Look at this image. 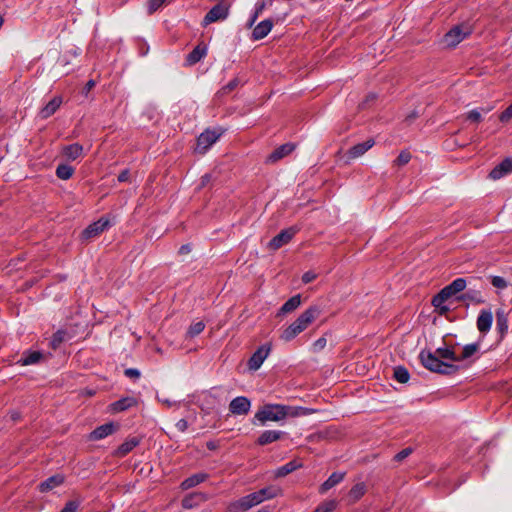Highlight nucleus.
Segmentation results:
<instances>
[{
	"label": "nucleus",
	"mask_w": 512,
	"mask_h": 512,
	"mask_svg": "<svg viewBox=\"0 0 512 512\" xmlns=\"http://www.w3.org/2000/svg\"><path fill=\"white\" fill-rule=\"evenodd\" d=\"M512 118V103L500 114L499 120L507 122Z\"/></svg>",
	"instance_id": "603ef678"
},
{
	"label": "nucleus",
	"mask_w": 512,
	"mask_h": 512,
	"mask_svg": "<svg viewBox=\"0 0 512 512\" xmlns=\"http://www.w3.org/2000/svg\"><path fill=\"white\" fill-rule=\"evenodd\" d=\"M239 85H240L239 79L238 78H234L227 85H225L222 88V93L223 94H228V93L232 92L235 88H237Z\"/></svg>",
	"instance_id": "09e8293b"
},
{
	"label": "nucleus",
	"mask_w": 512,
	"mask_h": 512,
	"mask_svg": "<svg viewBox=\"0 0 512 512\" xmlns=\"http://www.w3.org/2000/svg\"><path fill=\"white\" fill-rule=\"evenodd\" d=\"M450 286L456 293H459L466 288V280L464 278H456L450 283Z\"/></svg>",
	"instance_id": "49530a36"
},
{
	"label": "nucleus",
	"mask_w": 512,
	"mask_h": 512,
	"mask_svg": "<svg viewBox=\"0 0 512 512\" xmlns=\"http://www.w3.org/2000/svg\"><path fill=\"white\" fill-rule=\"evenodd\" d=\"M64 482V476L61 474L53 475L47 478L45 481L41 482L39 485V490L41 492H48L55 487L60 486Z\"/></svg>",
	"instance_id": "a878e982"
},
{
	"label": "nucleus",
	"mask_w": 512,
	"mask_h": 512,
	"mask_svg": "<svg viewBox=\"0 0 512 512\" xmlns=\"http://www.w3.org/2000/svg\"><path fill=\"white\" fill-rule=\"evenodd\" d=\"M273 27V22L270 19L261 21L252 32L254 40H260L266 37Z\"/></svg>",
	"instance_id": "5701e85b"
},
{
	"label": "nucleus",
	"mask_w": 512,
	"mask_h": 512,
	"mask_svg": "<svg viewBox=\"0 0 512 512\" xmlns=\"http://www.w3.org/2000/svg\"><path fill=\"white\" fill-rule=\"evenodd\" d=\"M191 251V247L189 244L182 245L179 249L180 254H188Z\"/></svg>",
	"instance_id": "bf43d9fd"
},
{
	"label": "nucleus",
	"mask_w": 512,
	"mask_h": 512,
	"mask_svg": "<svg viewBox=\"0 0 512 512\" xmlns=\"http://www.w3.org/2000/svg\"><path fill=\"white\" fill-rule=\"evenodd\" d=\"M451 296L446 292L444 288H442L435 296L432 298V305L439 306L441 303H445Z\"/></svg>",
	"instance_id": "79ce46f5"
},
{
	"label": "nucleus",
	"mask_w": 512,
	"mask_h": 512,
	"mask_svg": "<svg viewBox=\"0 0 512 512\" xmlns=\"http://www.w3.org/2000/svg\"><path fill=\"white\" fill-rule=\"evenodd\" d=\"M374 144H375L374 139L370 138L362 143H358V144L352 146L348 150L349 158L355 159V158L362 156L365 152H367L369 149H371L374 146Z\"/></svg>",
	"instance_id": "dca6fc26"
},
{
	"label": "nucleus",
	"mask_w": 512,
	"mask_h": 512,
	"mask_svg": "<svg viewBox=\"0 0 512 512\" xmlns=\"http://www.w3.org/2000/svg\"><path fill=\"white\" fill-rule=\"evenodd\" d=\"M43 358V354L39 351H26L22 357L18 360L21 366H28L37 364Z\"/></svg>",
	"instance_id": "c85d7f7f"
},
{
	"label": "nucleus",
	"mask_w": 512,
	"mask_h": 512,
	"mask_svg": "<svg viewBox=\"0 0 512 512\" xmlns=\"http://www.w3.org/2000/svg\"><path fill=\"white\" fill-rule=\"evenodd\" d=\"M110 227V221L108 218L101 217L97 221L91 223L85 230L82 232V238L84 239H91L98 235H100L102 232L107 230Z\"/></svg>",
	"instance_id": "6e6552de"
},
{
	"label": "nucleus",
	"mask_w": 512,
	"mask_h": 512,
	"mask_svg": "<svg viewBox=\"0 0 512 512\" xmlns=\"http://www.w3.org/2000/svg\"><path fill=\"white\" fill-rule=\"evenodd\" d=\"M140 443L139 438L137 437H130L127 440H125L115 451V456L117 457H124L128 453H130L136 446H138Z\"/></svg>",
	"instance_id": "b1692460"
},
{
	"label": "nucleus",
	"mask_w": 512,
	"mask_h": 512,
	"mask_svg": "<svg viewBox=\"0 0 512 512\" xmlns=\"http://www.w3.org/2000/svg\"><path fill=\"white\" fill-rule=\"evenodd\" d=\"M491 284L498 289H506L508 287L507 281L501 276H491Z\"/></svg>",
	"instance_id": "a18cd8bd"
},
{
	"label": "nucleus",
	"mask_w": 512,
	"mask_h": 512,
	"mask_svg": "<svg viewBox=\"0 0 512 512\" xmlns=\"http://www.w3.org/2000/svg\"><path fill=\"white\" fill-rule=\"evenodd\" d=\"M411 453H412V448H410V447L404 448L403 450H401L394 456V460L397 462H401L405 458H407Z\"/></svg>",
	"instance_id": "8fccbe9b"
},
{
	"label": "nucleus",
	"mask_w": 512,
	"mask_h": 512,
	"mask_svg": "<svg viewBox=\"0 0 512 512\" xmlns=\"http://www.w3.org/2000/svg\"><path fill=\"white\" fill-rule=\"evenodd\" d=\"M137 404V400L134 397H124L111 404V410L113 412H122L130 407Z\"/></svg>",
	"instance_id": "7c9ffc66"
},
{
	"label": "nucleus",
	"mask_w": 512,
	"mask_h": 512,
	"mask_svg": "<svg viewBox=\"0 0 512 512\" xmlns=\"http://www.w3.org/2000/svg\"><path fill=\"white\" fill-rule=\"evenodd\" d=\"M207 500V495L201 492H194L182 500V506L185 509H191L195 506H198L200 503H203Z\"/></svg>",
	"instance_id": "412c9836"
},
{
	"label": "nucleus",
	"mask_w": 512,
	"mask_h": 512,
	"mask_svg": "<svg viewBox=\"0 0 512 512\" xmlns=\"http://www.w3.org/2000/svg\"><path fill=\"white\" fill-rule=\"evenodd\" d=\"M411 160V154L409 151L404 150L401 151L396 160L394 161L395 165L403 166L406 165Z\"/></svg>",
	"instance_id": "37998d69"
},
{
	"label": "nucleus",
	"mask_w": 512,
	"mask_h": 512,
	"mask_svg": "<svg viewBox=\"0 0 512 512\" xmlns=\"http://www.w3.org/2000/svg\"><path fill=\"white\" fill-rule=\"evenodd\" d=\"M480 345L479 343H471L467 344L463 347L462 354L457 355L456 362L464 361L470 357H472L475 353L479 351Z\"/></svg>",
	"instance_id": "72a5a7b5"
},
{
	"label": "nucleus",
	"mask_w": 512,
	"mask_h": 512,
	"mask_svg": "<svg viewBox=\"0 0 512 512\" xmlns=\"http://www.w3.org/2000/svg\"><path fill=\"white\" fill-rule=\"evenodd\" d=\"M166 2V0H149L147 2V11H148V14H153L154 12H156L159 8H161L164 3Z\"/></svg>",
	"instance_id": "c03bdc74"
},
{
	"label": "nucleus",
	"mask_w": 512,
	"mask_h": 512,
	"mask_svg": "<svg viewBox=\"0 0 512 512\" xmlns=\"http://www.w3.org/2000/svg\"><path fill=\"white\" fill-rule=\"evenodd\" d=\"M285 433L279 430L263 431L257 439V444L264 446L280 440Z\"/></svg>",
	"instance_id": "f3484780"
},
{
	"label": "nucleus",
	"mask_w": 512,
	"mask_h": 512,
	"mask_svg": "<svg viewBox=\"0 0 512 512\" xmlns=\"http://www.w3.org/2000/svg\"><path fill=\"white\" fill-rule=\"evenodd\" d=\"M434 308L441 316L446 315L450 311V307L445 305V303H441L439 306H434Z\"/></svg>",
	"instance_id": "6e6d98bb"
},
{
	"label": "nucleus",
	"mask_w": 512,
	"mask_h": 512,
	"mask_svg": "<svg viewBox=\"0 0 512 512\" xmlns=\"http://www.w3.org/2000/svg\"><path fill=\"white\" fill-rule=\"evenodd\" d=\"M490 108L474 109L468 112L467 119L472 122H480L482 120V113H488Z\"/></svg>",
	"instance_id": "e433bc0d"
},
{
	"label": "nucleus",
	"mask_w": 512,
	"mask_h": 512,
	"mask_svg": "<svg viewBox=\"0 0 512 512\" xmlns=\"http://www.w3.org/2000/svg\"><path fill=\"white\" fill-rule=\"evenodd\" d=\"M221 131L206 129L197 138L195 151L204 154L220 138Z\"/></svg>",
	"instance_id": "20e7f679"
},
{
	"label": "nucleus",
	"mask_w": 512,
	"mask_h": 512,
	"mask_svg": "<svg viewBox=\"0 0 512 512\" xmlns=\"http://www.w3.org/2000/svg\"><path fill=\"white\" fill-rule=\"evenodd\" d=\"M251 402L245 396L234 398L229 404V410L234 415H246L250 411Z\"/></svg>",
	"instance_id": "9d476101"
},
{
	"label": "nucleus",
	"mask_w": 512,
	"mask_h": 512,
	"mask_svg": "<svg viewBox=\"0 0 512 512\" xmlns=\"http://www.w3.org/2000/svg\"><path fill=\"white\" fill-rule=\"evenodd\" d=\"M62 154L70 161L80 158L83 154V146L79 143H73L63 147Z\"/></svg>",
	"instance_id": "bb28decb"
},
{
	"label": "nucleus",
	"mask_w": 512,
	"mask_h": 512,
	"mask_svg": "<svg viewBox=\"0 0 512 512\" xmlns=\"http://www.w3.org/2000/svg\"><path fill=\"white\" fill-rule=\"evenodd\" d=\"M164 403L167 404L168 406L171 404L170 401L168 400H165Z\"/></svg>",
	"instance_id": "338daca9"
},
{
	"label": "nucleus",
	"mask_w": 512,
	"mask_h": 512,
	"mask_svg": "<svg viewBox=\"0 0 512 512\" xmlns=\"http://www.w3.org/2000/svg\"><path fill=\"white\" fill-rule=\"evenodd\" d=\"M230 5L227 3H218L213 6L205 15L202 25L205 27L211 23L225 20L229 15Z\"/></svg>",
	"instance_id": "39448f33"
},
{
	"label": "nucleus",
	"mask_w": 512,
	"mask_h": 512,
	"mask_svg": "<svg viewBox=\"0 0 512 512\" xmlns=\"http://www.w3.org/2000/svg\"><path fill=\"white\" fill-rule=\"evenodd\" d=\"M451 296L446 292L444 288H442L435 296L432 298V305L439 306L441 303H445Z\"/></svg>",
	"instance_id": "a19ab883"
},
{
	"label": "nucleus",
	"mask_w": 512,
	"mask_h": 512,
	"mask_svg": "<svg viewBox=\"0 0 512 512\" xmlns=\"http://www.w3.org/2000/svg\"><path fill=\"white\" fill-rule=\"evenodd\" d=\"M271 351L270 344L261 345L248 360V368L252 371L258 370Z\"/></svg>",
	"instance_id": "1a4fd4ad"
},
{
	"label": "nucleus",
	"mask_w": 512,
	"mask_h": 512,
	"mask_svg": "<svg viewBox=\"0 0 512 512\" xmlns=\"http://www.w3.org/2000/svg\"><path fill=\"white\" fill-rule=\"evenodd\" d=\"M292 409L291 406L282 404H264L255 413L253 423L256 424L257 421L259 424L265 425L269 421H282L289 415H293Z\"/></svg>",
	"instance_id": "7ed1b4c3"
},
{
	"label": "nucleus",
	"mask_w": 512,
	"mask_h": 512,
	"mask_svg": "<svg viewBox=\"0 0 512 512\" xmlns=\"http://www.w3.org/2000/svg\"><path fill=\"white\" fill-rule=\"evenodd\" d=\"M175 426L178 431L185 432L188 428V422L185 419H180L179 421H177Z\"/></svg>",
	"instance_id": "4d7b16f0"
},
{
	"label": "nucleus",
	"mask_w": 512,
	"mask_h": 512,
	"mask_svg": "<svg viewBox=\"0 0 512 512\" xmlns=\"http://www.w3.org/2000/svg\"><path fill=\"white\" fill-rule=\"evenodd\" d=\"M205 324L203 321H198L190 325L187 331V335L193 338L203 332Z\"/></svg>",
	"instance_id": "4c0bfd02"
},
{
	"label": "nucleus",
	"mask_w": 512,
	"mask_h": 512,
	"mask_svg": "<svg viewBox=\"0 0 512 512\" xmlns=\"http://www.w3.org/2000/svg\"><path fill=\"white\" fill-rule=\"evenodd\" d=\"M496 330L500 335V339H503L508 331V314L504 309H498L496 311Z\"/></svg>",
	"instance_id": "a211bd4d"
},
{
	"label": "nucleus",
	"mask_w": 512,
	"mask_h": 512,
	"mask_svg": "<svg viewBox=\"0 0 512 512\" xmlns=\"http://www.w3.org/2000/svg\"><path fill=\"white\" fill-rule=\"evenodd\" d=\"M419 358L422 365L431 372L447 375L456 371V366L440 360L441 358L456 362L457 355L451 348L439 347L434 353L431 351H421Z\"/></svg>",
	"instance_id": "f257e3e1"
},
{
	"label": "nucleus",
	"mask_w": 512,
	"mask_h": 512,
	"mask_svg": "<svg viewBox=\"0 0 512 512\" xmlns=\"http://www.w3.org/2000/svg\"><path fill=\"white\" fill-rule=\"evenodd\" d=\"M467 35L468 33L463 32L459 26H456L445 34L444 43L448 47H455L463 41Z\"/></svg>",
	"instance_id": "f8f14e48"
},
{
	"label": "nucleus",
	"mask_w": 512,
	"mask_h": 512,
	"mask_svg": "<svg viewBox=\"0 0 512 512\" xmlns=\"http://www.w3.org/2000/svg\"><path fill=\"white\" fill-rule=\"evenodd\" d=\"M298 231L299 229L297 227H289L282 230L270 240L268 247L274 251L280 249L282 246L288 244Z\"/></svg>",
	"instance_id": "423d86ee"
},
{
	"label": "nucleus",
	"mask_w": 512,
	"mask_h": 512,
	"mask_svg": "<svg viewBox=\"0 0 512 512\" xmlns=\"http://www.w3.org/2000/svg\"><path fill=\"white\" fill-rule=\"evenodd\" d=\"M320 313L321 310L316 305L307 308L293 323L282 331L280 335L281 340L284 342H290L293 340L301 332L307 329L308 326L319 317Z\"/></svg>",
	"instance_id": "f03ea898"
},
{
	"label": "nucleus",
	"mask_w": 512,
	"mask_h": 512,
	"mask_svg": "<svg viewBox=\"0 0 512 512\" xmlns=\"http://www.w3.org/2000/svg\"><path fill=\"white\" fill-rule=\"evenodd\" d=\"M444 289L446 290V292L451 296H455L457 293L455 292V290L452 289V287L449 285L445 286Z\"/></svg>",
	"instance_id": "e2e57ef3"
},
{
	"label": "nucleus",
	"mask_w": 512,
	"mask_h": 512,
	"mask_svg": "<svg viewBox=\"0 0 512 512\" xmlns=\"http://www.w3.org/2000/svg\"><path fill=\"white\" fill-rule=\"evenodd\" d=\"M74 168L67 164H59L56 168V176L62 180H68L72 177Z\"/></svg>",
	"instance_id": "f704fd0d"
},
{
	"label": "nucleus",
	"mask_w": 512,
	"mask_h": 512,
	"mask_svg": "<svg viewBox=\"0 0 512 512\" xmlns=\"http://www.w3.org/2000/svg\"><path fill=\"white\" fill-rule=\"evenodd\" d=\"M116 428L117 427L112 422L103 424V425L97 427L96 429H94L90 433L89 439L92 441L101 440V439L113 434L116 431Z\"/></svg>",
	"instance_id": "2eb2a0df"
},
{
	"label": "nucleus",
	"mask_w": 512,
	"mask_h": 512,
	"mask_svg": "<svg viewBox=\"0 0 512 512\" xmlns=\"http://www.w3.org/2000/svg\"><path fill=\"white\" fill-rule=\"evenodd\" d=\"M94 86H95V81L89 80L84 87L85 92L88 93Z\"/></svg>",
	"instance_id": "680f3d73"
},
{
	"label": "nucleus",
	"mask_w": 512,
	"mask_h": 512,
	"mask_svg": "<svg viewBox=\"0 0 512 512\" xmlns=\"http://www.w3.org/2000/svg\"><path fill=\"white\" fill-rule=\"evenodd\" d=\"M62 97L55 96L52 98L40 111V117L42 119H47L52 116L61 106Z\"/></svg>",
	"instance_id": "aec40b11"
},
{
	"label": "nucleus",
	"mask_w": 512,
	"mask_h": 512,
	"mask_svg": "<svg viewBox=\"0 0 512 512\" xmlns=\"http://www.w3.org/2000/svg\"><path fill=\"white\" fill-rule=\"evenodd\" d=\"M301 467H302V463L301 462H299L297 460H292V461L286 463L285 465L278 467L274 471V476L276 478L285 477L288 474L294 472L295 470H297V469H299Z\"/></svg>",
	"instance_id": "cd10ccee"
},
{
	"label": "nucleus",
	"mask_w": 512,
	"mask_h": 512,
	"mask_svg": "<svg viewBox=\"0 0 512 512\" xmlns=\"http://www.w3.org/2000/svg\"><path fill=\"white\" fill-rule=\"evenodd\" d=\"M19 418H20V414H19L18 412H12V413H11V419H12L13 421L18 420Z\"/></svg>",
	"instance_id": "0e129e2a"
},
{
	"label": "nucleus",
	"mask_w": 512,
	"mask_h": 512,
	"mask_svg": "<svg viewBox=\"0 0 512 512\" xmlns=\"http://www.w3.org/2000/svg\"><path fill=\"white\" fill-rule=\"evenodd\" d=\"M295 149V145L291 143H285L278 148H276L268 157L267 162L268 163H276L277 161L281 160L282 158L288 156L290 153L293 152Z\"/></svg>",
	"instance_id": "ddd939ff"
},
{
	"label": "nucleus",
	"mask_w": 512,
	"mask_h": 512,
	"mask_svg": "<svg viewBox=\"0 0 512 512\" xmlns=\"http://www.w3.org/2000/svg\"><path fill=\"white\" fill-rule=\"evenodd\" d=\"M257 512H270V509L268 507H262Z\"/></svg>",
	"instance_id": "69168bd1"
},
{
	"label": "nucleus",
	"mask_w": 512,
	"mask_h": 512,
	"mask_svg": "<svg viewBox=\"0 0 512 512\" xmlns=\"http://www.w3.org/2000/svg\"><path fill=\"white\" fill-rule=\"evenodd\" d=\"M211 180V175L210 174H205L201 177V186H206L209 181Z\"/></svg>",
	"instance_id": "052dcab7"
},
{
	"label": "nucleus",
	"mask_w": 512,
	"mask_h": 512,
	"mask_svg": "<svg viewBox=\"0 0 512 512\" xmlns=\"http://www.w3.org/2000/svg\"><path fill=\"white\" fill-rule=\"evenodd\" d=\"M327 344V339L325 337H320L313 343V351L319 352L325 348Z\"/></svg>",
	"instance_id": "3c124183"
},
{
	"label": "nucleus",
	"mask_w": 512,
	"mask_h": 512,
	"mask_svg": "<svg viewBox=\"0 0 512 512\" xmlns=\"http://www.w3.org/2000/svg\"><path fill=\"white\" fill-rule=\"evenodd\" d=\"M261 504L257 491L241 497L230 505L233 512L246 511L256 505Z\"/></svg>",
	"instance_id": "0eeeda50"
},
{
	"label": "nucleus",
	"mask_w": 512,
	"mask_h": 512,
	"mask_svg": "<svg viewBox=\"0 0 512 512\" xmlns=\"http://www.w3.org/2000/svg\"><path fill=\"white\" fill-rule=\"evenodd\" d=\"M493 314L491 310L482 309L477 317L476 326L478 331L486 335L492 326Z\"/></svg>",
	"instance_id": "9b49d317"
},
{
	"label": "nucleus",
	"mask_w": 512,
	"mask_h": 512,
	"mask_svg": "<svg viewBox=\"0 0 512 512\" xmlns=\"http://www.w3.org/2000/svg\"><path fill=\"white\" fill-rule=\"evenodd\" d=\"M512 172V159L506 158L489 173V177L493 180L502 178Z\"/></svg>",
	"instance_id": "4468645a"
},
{
	"label": "nucleus",
	"mask_w": 512,
	"mask_h": 512,
	"mask_svg": "<svg viewBox=\"0 0 512 512\" xmlns=\"http://www.w3.org/2000/svg\"><path fill=\"white\" fill-rule=\"evenodd\" d=\"M219 3H225V0H219Z\"/></svg>",
	"instance_id": "774afa93"
},
{
	"label": "nucleus",
	"mask_w": 512,
	"mask_h": 512,
	"mask_svg": "<svg viewBox=\"0 0 512 512\" xmlns=\"http://www.w3.org/2000/svg\"><path fill=\"white\" fill-rule=\"evenodd\" d=\"M282 489L277 485H270L257 491L261 503L282 495Z\"/></svg>",
	"instance_id": "4be33fe9"
},
{
	"label": "nucleus",
	"mask_w": 512,
	"mask_h": 512,
	"mask_svg": "<svg viewBox=\"0 0 512 512\" xmlns=\"http://www.w3.org/2000/svg\"><path fill=\"white\" fill-rule=\"evenodd\" d=\"M207 54V47L205 45H197L186 57V63L192 66L198 63Z\"/></svg>",
	"instance_id": "393cba45"
},
{
	"label": "nucleus",
	"mask_w": 512,
	"mask_h": 512,
	"mask_svg": "<svg viewBox=\"0 0 512 512\" xmlns=\"http://www.w3.org/2000/svg\"><path fill=\"white\" fill-rule=\"evenodd\" d=\"M317 278V274L313 271H307L302 276V282L305 284L311 283Z\"/></svg>",
	"instance_id": "5fc2aeb1"
},
{
	"label": "nucleus",
	"mask_w": 512,
	"mask_h": 512,
	"mask_svg": "<svg viewBox=\"0 0 512 512\" xmlns=\"http://www.w3.org/2000/svg\"><path fill=\"white\" fill-rule=\"evenodd\" d=\"M124 374H125V376L135 379V380L139 379L141 376L140 371L136 368H128L124 371Z\"/></svg>",
	"instance_id": "864d4df0"
},
{
	"label": "nucleus",
	"mask_w": 512,
	"mask_h": 512,
	"mask_svg": "<svg viewBox=\"0 0 512 512\" xmlns=\"http://www.w3.org/2000/svg\"><path fill=\"white\" fill-rule=\"evenodd\" d=\"M345 477V473L333 472L326 481L319 487V493L325 494L327 491L339 484Z\"/></svg>",
	"instance_id": "6ab92c4d"
},
{
	"label": "nucleus",
	"mask_w": 512,
	"mask_h": 512,
	"mask_svg": "<svg viewBox=\"0 0 512 512\" xmlns=\"http://www.w3.org/2000/svg\"><path fill=\"white\" fill-rule=\"evenodd\" d=\"M393 377L399 383H406V382H408L410 375H409L408 370L405 367L397 366L394 368Z\"/></svg>",
	"instance_id": "c9c22d12"
},
{
	"label": "nucleus",
	"mask_w": 512,
	"mask_h": 512,
	"mask_svg": "<svg viewBox=\"0 0 512 512\" xmlns=\"http://www.w3.org/2000/svg\"><path fill=\"white\" fill-rule=\"evenodd\" d=\"M301 305V296L299 294L291 297L288 299L280 308L279 315L280 314H287L291 313L294 310H296Z\"/></svg>",
	"instance_id": "2f4dec72"
},
{
	"label": "nucleus",
	"mask_w": 512,
	"mask_h": 512,
	"mask_svg": "<svg viewBox=\"0 0 512 512\" xmlns=\"http://www.w3.org/2000/svg\"><path fill=\"white\" fill-rule=\"evenodd\" d=\"M336 506V500H327L319 504L313 512H332Z\"/></svg>",
	"instance_id": "ea45409f"
},
{
	"label": "nucleus",
	"mask_w": 512,
	"mask_h": 512,
	"mask_svg": "<svg viewBox=\"0 0 512 512\" xmlns=\"http://www.w3.org/2000/svg\"><path fill=\"white\" fill-rule=\"evenodd\" d=\"M129 176H130V173H129V170H123L119 175H118V181L119 182H126L128 181L129 179Z\"/></svg>",
	"instance_id": "13d9d810"
},
{
	"label": "nucleus",
	"mask_w": 512,
	"mask_h": 512,
	"mask_svg": "<svg viewBox=\"0 0 512 512\" xmlns=\"http://www.w3.org/2000/svg\"><path fill=\"white\" fill-rule=\"evenodd\" d=\"M66 332L64 330L56 331L50 341L51 347L55 350L57 349L61 343L65 340Z\"/></svg>",
	"instance_id": "58836bf2"
},
{
	"label": "nucleus",
	"mask_w": 512,
	"mask_h": 512,
	"mask_svg": "<svg viewBox=\"0 0 512 512\" xmlns=\"http://www.w3.org/2000/svg\"><path fill=\"white\" fill-rule=\"evenodd\" d=\"M208 478V474L207 473H196V474H193L192 476L186 478L182 483H181V488L183 490H188V489H191L195 486H197L198 484L206 481Z\"/></svg>",
	"instance_id": "c756f323"
},
{
	"label": "nucleus",
	"mask_w": 512,
	"mask_h": 512,
	"mask_svg": "<svg viewBox=\"0 0 512 512\" xmlns=\"http://www.w3.org/2000/svg\"><path fill=\"white\" fill-rule=\"evenodd\" d=\"M365 493H366V485L363 482H361V483L355 484L350 489V491L348 493V497L352 503H355L359 499H361Z\"/></svg>",
	"instance_id": "473e14b6"
},
{
	"label": "nucleus",
	"mask_w": 512,
	"mask_h": 512,
	"mask_svg": "<svg viewBox=\"0 0 512 512\" xmlns=\"http://www.w3.org/2000/svg\"><path fill=\"white\" fill-rule=\"evenodd\" d=\"M81 502L78 500L68 501L60 512H76Z\"/></svg>",
	"instance_id": "de8ad7c7"
}]
</instances>
